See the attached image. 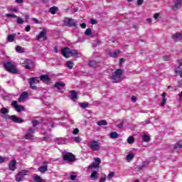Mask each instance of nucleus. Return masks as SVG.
I'll return each instance as SVG.
<instances>
[{
  "label": "nucleus",
  "instance_id": "45",
  "mask_svg": "<svg viewBox=\"0 0 182 182\" xmlns=\"http://www.w3.org/2000/svg\"><path fill=\"white\" fill-rule=\"evenodd\" d=\"M74 141L76 143H80V141H82V139L79 136H76V137L74 138Z\"/></svg>",
  "mask_w": 182,
  "mask_h": 182
},
{
  "label": "nucleus",
  "instance_id": "15",
  "mask_svg": "<svg viewBox=\"0 0 182 182\" xmlns=\"http://www.w3.org/2000/svg\"><path fill=\"white\" fill-rule=\"evenodd\" d=\"M28 96H29V93H28V92H22L18 97V102L19 103H22L23 102H25V100H26V97H28Z\"/></svg>",
  "mask_w": 182,
  "mask_h": 182
},
{
  "label": "nucleus",
  "instance_id": "32",
  "mask_svg": "<svg viewBox=\"0 0 182 182\" xmlns=\"http://www.w3.org/2000/svg\"><path fill=\"white\" fill-rule=\"evenodd\" d=\"M79 53H77L75 50H70V56H77Z\"/></svg>",
  "mask_w": 182,
  "mask_h": 182
},
{
  "label": "nucleus",
  "instance_id": "12",
  "mask_svg": "<svg viewBox=\"0 0 182 182\" xmlns=\"http://www.w3.org/2000/svg\"><path fill=\"white\" fill-rule=\"evenodd\" d=\"M47 32L46 29H43V31L40 32L39 35L36 36V41H39V39L42 38L43 41H48V36H46Z\"/></svg>",
  "mask_w": 182,
  "mask_h": 182
},
{
  "label": "nucleus",
  "instance_id": "60",
  "mask_svg": "<svg viewBox=\"0 0 182 182\" xmlns=\"http://www.w3.org/2000/svg\"><path fill=\"white\" fill-rule=\"evenodd\" d=\"M53 50L55 53H58L59 52V50H58V47H54Z\"/></svg>",
  "mask_w": 182,
  "mask_h": 182
},
{
  "label": "nucleus",
  "instance_id": "16",
  "mask_svg": "<svg viewBox=\"0 0 182 182\" xmlns=\"http://www.w3.org/2000/svg\"><path fill=\"white\" fill-rule=\"evenodd\" d=\"M40 80L43 82V83H50V77H49V75H42L40 76Z\"/></svg>",
  "mask_w": 182,
  "mask_h": 182
},
{
  "label": "nucleus",
  "instance_id": "19",
  "mask_svg": "<svg viewBox=\"0 0 182 182\" xmlns=\"http://www.w3.org/2000/svg\"><path fill=\"white\" fill-rule=\"evenodd\" d=\"M172 39H173V41H177V39H179V41H181V39H182L181 33H176L173 34Z\"/></svg>",
  "mask_w": 182,
  "mask_h": 182
},
{
  "label": "nucleus",
  "instance_id": "5",
  "mask_svg": "<svg viewBox=\"0 0 182 182\" xmlns=\"http://www.w3.org/2000/svg\"><path fill=\"white\" fill-rule=\"evenodd\" d=\"M63 160L68 163H73V161H76V156L70 152H65V154L63 155Z\"/></svg>",
  "mask_w": 182,
  "mask_h": 182
},
{
  "label": "nucleus",
  "instance_id": "29",
  "mask_svg": "<svg viewBox=\"0 0 182 182\" xmlns=\"http://www.w3.org/2000/svg\"><path fill=\"white\" fill-rule=\"evenodd\" d=\"M147 162L146 161H144L142 162V164L141 165H139L138 166H136V170H138V171H140L141 170H143V168H144V167H146V164Z\"/></svg>",
  "mask_w": 182,
  "mask_h": 182
},
{
  "label": "nucleus",
  "instance_id": "61",
  "mask_svg": "<svg viewBox=\"0 0 182 182\" xmlns=\"http://www.w3.org/2000/svg\"><path fill=\"white\" fill-rule=\"evenodd\" d=\"M123 62H124V58H120L119 59V65H122V63H123Z\"/></svg>",
  "mask_w": 182,
  "mask_h": 182
},
{
  "label": "nucleus",
  "instance_id": "35",
  "mask_svg": "<svg viewBox=\"0 0 182 182\" xmlns=\"http://www.w3.org/2000/svg\"><path fill=\"white\" fill-rule=\"evenodd\" d=\"M85 36H90V35H92V28H88L86 29V31H85Z\"/></svg>",
  "mask_w": 182,
  "mask_h": 182
},
{
  "label": "nucleus",
  "instance_id": "52",
  "mask_svg": "<svg viewBox=\"0 0 182 182\" xmlns=\"http://www.w3.org/2000/svg\"><path fill=\"white\" fill-rule=\"evenodd\" d=\"M143 2L144 0H137V5L140 6L141 5H143Z\"/></svg>",
  "mask_w": 182,
  "mask_h": 182
},
{
  "label": "nucleus",
  "instance_id": "31",
  "mask_svg": "<svg viewBox=\"0 0 182 182\" xmlns=\"http://www.w3.org/2000/svg\"><path fill=\"white\" fill-rule=\"evenodd\" d=\"M58 7L56 6H53L51 8H50L49 12H50L52 14V15H55V14H56V11H58Z\"/></svg>",
  "mask_w": 182,
  "mask_h": 182
},
{
  "label": "nucleus",
  "instance_id": "38",
  "mask_svg": "<svg viewBox=\"0 0 182 182\" xmlns=\"http://www.w3.org/2000/svg\"><path fill=\"white\" fill-rule=\"evenodd\" d=\"M65 64L67 65L68 68H69V69H73V62L67 61Z\"/></svg>",
  "mask_w": 182,
  "mask_h": 182
},
{
  "label": "nucleus",
  "instance_id": "34",
  "mask_svg": "<svg viewBox=\"0 0 182 182\" xmlns=\"http://www.w3.org/2000/svg\"><path fill=\"white\" fill-rule=\"evenodd\" d=\"M9 42H14L15 41V34H10L8 36Z\"/></svg>",
  "mask_w": 182,
  "mask_h": 182
},
{
  "label": "nucleus",
  "instance_id": "37",
  "mask_svg": "<svg viewBox=\"0 0 182 182\" xmlns=\"http://www.w3.org/2000/svg\"><path fill=\"white\" fill-rule=\"evenodd\" d=\"M34 181L43 182V179L42 178H41V176L37 175V176H34Z\"/></svg>",
  "mask_w": 182,
  "mask_h": 182
},
{
  "label": "nucleus",
  "instance_id": "14",
  "mask_svg": "<svg viewBox=\"0 0 182 182\" xmlns=\"http://www.w3.org/2000/svg\"><path fill=\"white\" fill-rule=\"evenodd\" d=\"M9 170L15 171L16 170V160L13 159L9 163Z\"/></svg>",
  "mask_w": 182,
  "mask_h": 182
},
{
  "label": "nucleus",
  "instance_id": "1",
  "mask_svg": "<svg viewBox=\"0 0 182 182\" xmlns=\"http://www.w3.org/2000/svg\"><path fill=\"white\" fill-rule=\"evenodd\" d=\"M122 75H123V70L117 69L114 73H112L111 79L113 80L114 83H120L122 82Z\"/></svg>",
  "mask_w": 182,
  "mask_h": 182
},
{
  "label": "nucleus",
  "instance_id": "44",
  "mask_svg": "<svg viewBox=\"0 0 182 182\" xmlns=\"http://www.w3.org/2000/svg\"><path fill=\"white\" fill-rule=\"evenodd\" d=\"M32 123H33V127H36V126H38V124H39V121H38V120H33Z\"/></svg>",
  "mask_w": 182,
  "mask_h": 182
},
{
  "label": "nucleus",
  "instance_id": "53",
  "mask_svg": "<svg viewBox=\"0 0 182 182\" xmlns=\"http://www.w3.org/2000/svg\"><path fill=\"white\" fill-rule=\"evenodd\" d=\"M31 31V26L28 25L26 27V32H29Z\"/></svg>",
  "mask_w": 182,
  "mask_h": 182
},
{
  "label": "nucleus",
  "instance_id": "42",
  "mask_svg": "<svg viewBox=\"0 0 182 182\" xmlns=\"http://www.w3.org/2000/svg\"><path fill=\"white\" fill-rule=\"evenodd\" d=\"M114 177V172H113V171H111L109 174H108V176H107V178L109 179V180H110V178H113Z\"/></svg>",
  "mask_w": 182,
  "mask_h": 182
},
{
  "label": "nucleus",
  "instance_id": "62",
  "mask_svg": "<svg viewBox=\"0 0 182 182\" xmlns=\"http://www.w3.org/2000/svg\"><path fill=\"white\" fill-rule=\"evenodd\" d=\"M16 2L17 4H22L23 2V0H16Z\"/></svg>",
  "mask_w": 182,
  "mask_h": 182
},
{
  "label": "nucleus",
  "instance_id": "17",
  "mask_svg": "<svg viewBox=\"0 0 182 182\" xmlns=\"http://www.w3.org/2000/svg\"><path fill=\"white\" fill-rule=\"evenodd\" d=\"M43 166H41L38 168V171L43 174L44 173H46V171H48V162L43 161Z\"/></svg>",
  "mask_w": 182,
  "mask_h": 182
},
{
  "label": "nucleus",
  "instance_id": "33",
  "mask_svg": "<svg viewBox=\"0 0 182 182\" xmlns=\"http://www.w3.org/2000/svg\"><path fill=\"white\" fill-rule=\"evenodd\" d=\"M90 177L92 180H96V178H97V172L96 171H92Z\"/></svg>",
  "mask_w": 182,
  "mask_h": 182
},
{
  "label": "nucleus",
  "instance_id": "8",
  "mask_svg": "<svg viewBox=\"0 0 182 182\" xmlns=\"http://www.w3.org/2000/svg\"><path fill=\"white\" fill-rule=\"evenodd\" d=\"M11 106L15 108V110L18 113H21V112H25V107L22 105H18V102L16 100H14L11 102Z\"/></svg>",
  "mask_w": 182,
  "mask_h": 182
},
{
  "label": "nucleus",
  "instance_id": "39",
  "mask_svg": "<svg viewBox=\"0 0 182 182\" xmlns=\"http://www.w3.org/2000/svg\"><path fill=\"white\" fill-rule=\"evenodd\" d=\"M80 107L82 109H86V107H89V103L84 102L81 103Z\"/></svg>",
  "mask_w": 182,
  "mask_h": 182
},
{
  "label": "nucleus",
  "instance_id": "57",
  "mask_svg": "<svg viewBox=\"0 0 182 182\" xmlns=\"http://www.w3.org/2000/svg\"><path fill=\"white\" fill-rule=\"evenodd\" d=\"M32 21H33V22H35L36 23H39V21H38V19H37L36 18H32Z\"/></svg>",
  "mask_w": 182,
  "mask_h": 182
},
{
  "label": "nucleus",
  "instance_id": "51",
  "mask_svg": "<svg viewBox=\"0 0 182 182\" xmlns=\"http://www.w3.org/2000/svg\"><path fill=\"white\" fill-rule=\"evenodd\" d=\"M159 16H160V14L156 13V14L154 15V19H158Z\"/></svg>",
  "mask_w": 182,
  "mask_h": 182
},
{
  "label": "nucleus",
  "instance_id": "6",
  "mask_svg": "<svg viewBox=\"0 0 182 182\" xmlns=\"http://www.w3.org/2000/svg\"><path fill=\"white\" fill-rule=\"evenodd\" d=\"M28 170H21L16 175V181H23L25 176L28 174Z\"/></svg>",
  "mask_w": 182,
  "mask_h": 182
},
{
  "label": "nucleus",
  "instance_id": "28",
  "mask_svg": "<svg viewBox=\"0 0 182 182\" xmlns=\"http://www.w3.org/2000/svg\"><path fill=\"white\" fill-rule=\"evenodd\" d=\"M97 124L98 126H107V121L105 120V119H102L101 121H98L97 122Z\"/></svg>",
  "mask_w": 182,
  "mask_h": 182
},
{
  "label": "nucleus",
  "instance_id": "64",
  "mask_svg": "<svg viewBox=\"0 0 182 182\" xmlns=\"http://www.w3.org/2000/svg\"><path fill=\"white\" fill-rule=\"evenodd\" d=\"M178 97L182 99V91L178 94Z\"/></svg>",
  "mask_w": 182,
  "mask_h": 182
},
{
  "label": "nucleus",
  "instance_id": "30",
  "mask_svg": "<svg viewBox=\"0 0 182 182\" xmlns=\"http://www.w3.org/2000/svg\"><path fill=\"white\" fill-rule=\"evenodd\" d=\"M173 149H182V141H178L173 145Z\"/></svg>",
  "mask_w": 182,
  "mask_h": 182
},
{
  "label": "nucleus",
  "instance_id": "10",
  "mask_svg": "<svg viewBox=\"0 0 182 182\" xmlns=\"http://www.w3.org/2000/svg\"><path fill=\"white\" fill-rule=\"evenodd\" d=\"M64 24L65 26H74L75 28H76L77 26L75 20H73V18H65V19L64 20Z\"/></svg>",
  "mask_w": 182,
  "mask_h": 182
},
{
  "label": "nucleus",
  "instance_id": "46",
  "mask_svg": "<svg viewBox=\"0 0 182 182\" xmlns=\"http://www.w3.org/2000/svg\"><path fill=\"white\" fill-rule=\"evenodd\" d=\"M16 52H19L20 53H22V47L17 46L16 47Z\"/></svg>",
  "mask_w": 182,
  "mask_h": 182
},
{
  "label": "nucleus",
  "instance_id": "26",
  "mask_svg": "<svg viewBox=\"0 0 182 182\" xmlns=\"http://www.w3.org/2000/svg\"><path fill=\"white\" fill-rule=\"evenodd\" d=\"M89 66H90V68H96L97 66V61L95 60L90 61Z\"/></svg>",
  "mask_w": 182,
  "mask_h": 182
},
{
  "label": "nucleus",
  "instance_id": "54",
  "mask_svg": "<svg viewBox=\"0 0 182 182\" xmlns=\"http://www.w3.org/2000/svg\"><path fill=\"white\" fill-rule=\"evenodd\" d=\"M80 26H81L82 29H85L86 28V23H82L80 24Z\"/></svg>",
  "mask_w": 182,
  "mask_h": 182
},
{
  "label": "nucleus",
  "instance_id": "41",
  "mask_svg": "<svg viewBox=\"0 0 182 182\" xmlns=\"http://www.w3.org/2000/svg\"><path fill=\"white\" fill-rule=\"evenodd\" d=\"M6 16L7 18H18V16L14 14H6Z\"/></svg>",
  "mask_w": 182,
  "mask_h": 182
},
{
  "label": "nucleus",
  "instance_id": "48",
  "mask_svg": "<svg viewBox=\"0 0 182 182\" xmlns=\"http://www.w3.org/2000/svg\"><path fill=\"white\" fill-rule=\"evenodd\" d=\"M166 102H167V99L166 98H162V102L161 103V106L163 107L164 105H166Z\"/></svg>",
  "mask_w": 182,
  "mask_h": 182
},
{
  "label": "nucleus",
  "instance_id": "4",
  "mask_svg": "<svg viewBox=\"0 0 182 182\" xmlns=\"http://www.w3.org/2000/svg\"><path fill=\"white\" fill-rule=\"evenodd\" d=\"M3 118L5 119L6 120H12L14 123H23L25 120L21 117H16V115H4L3 116Z\"/></svg>",
  "mask_w": 182,
  "mask_h": 182
},
{
  "label": "nucleus",
  "instance_id": "63",
  "mask_svg": "<svg viewBox=\"0 0 182 182\" xmlns=\"http://www.w3.org/2000/svg\"><path fill=\"white\" fill-rule=\"evenodd\" d=\"M161 96H162V99H166V92H163Z\"/></svg>",
  "mask_w": 182,
  "mask_h": 182
},
{
  "label": "nucleus",
  "instance_id": "58",
  "mask_svg": "<svg viewBox=\"0 0 182 182\" xmlns=\"http://www.w3.org/2000/svg\"><path fill=\"white\" fill-rule=\"evenodd\" d=\"M70 180H73V181L76 180V176H75V175H71V176H70Z\"/></svg>",
  "mask_w": 182,
  "mask_h": 182
},
{
  "label": "nucleus",
  "instance_id": "56",
  "mask_svg": "<svg viewBox=\"0 0 182 182\" xmlns=\"http://www.w3.org/2000/svg\"><path fill=\"white\" fill-rule=\"evenodd\" d=\"M100 182H106V177H102L100 179Z\"/></svg>",
  "mask_w": 182,
  "mask_h": 182
},
{
  "label": "nucleus",
  "instance_id": "27",
  "mask_svg": "<svg viewBox=\"0 0 182 182\" xmlns=\"http://www.w3.org/2000/svg\"><path fill=\"white\" fill-rule=\"evenodd\" d=\"M110 139H117L119 137V134L116 132H111L109 134Z\"/></svg>",
  "mask_w": 182,
  "mask_h": 182
},
{
  "label": "nucleus",
  "instance_id": "7",
  "mask_svg": "<svg viewBox=\"0 0 182 182\" xmlns=\"http://www.w3.org/2000/svg\"><path fill=\"white\" fill-rule=\"evenodd\" d=\"M89 147L92 151H99L100 150V143L97 141H92L90 144Z\"/></svg>",
  "mask_w": 182,
  "mask_h": 182
},
{
  "label": "nucleus",
  "instance_id": "25",
  "mask_svg": "<svg viewBox=\"0 0 182 182\" xmlns=\"http://www.w3.org/2000/svg\"><path fill=\"white\" fill-rule=\"evenodd\" d=\"M1 113L3 114L1 115V117H4L3 116H8L7 113H8V108L6 107H2L0 109Z\"/></svg>",
  "mask_w": 182,
  "mask_h": 182
},
{
  "label": "nucleus",
  "instance_id": "55",
  "mask_svg": "<svg viewBox=\"0 0 182 182\" xmlns=\"http://www.w3.org/2000/svg\"><path fill=\"white\" fill-rule=\"evenodd\" d=\"M131 99L134 103H136L137 100V99L136 98V96H132Z\"/></svg>",
  "mask_w": 182,
  "mask_h": 182
},
{
  "label": "nucleus",
  "instance_id": "36",
  "mask_svg": "<svg viewBox=\"0 0 182 182\" xmlns=\"http://www.w3.org/2000/svg\"><path fill=\"white\" fill-rule=\"evenodd\" d=\"M142 141H150V136L149 135H143L142 136Z\"/></svg>",
  "mask_w": 182,
  "mask_h": 182
},
{
  "label": "nucleus",
  "instance_id": "47",
  "mask_svg": "<svg viewBox=\"0 0 182 182\" xmlns=\"http://www.w3.org/2000/svg\"><path fill=\"white\" fill-rule=\"evenodd\" d=\"M163 59H164V60H166V61L170 60V55H164Z\"/></svg>",
  "mask_w": 182,
  "mask_h": 182
},
{
  "label": "nucleus",
  "instance_id": "59",
  "mask_svg": "<svg viewBox=\"0 0 182 182\" xmlns=\"http://www.w3.org/2000/svg\"><path fill=\"white\" fill-rule=\"evenodd\" d=\"M5 161V158L0 156V164L4 163Z\"/></svg>",
  "mask_w": 182,
  "mask_h": 182
},
{
  "label": "nucleus",
  "instance_id": "2",
  "mask_svg": "<svg viewBox=\"0 0 182 182\" xmlns=\"http://www.w3.org/2000/svg\"><path fill=\"white\" fill-rule=\"evenodd\" d=\"M5 70L9 72V73H11L12 75H16L18 73V69H16V65L13 64L11 62H6L4 64Z\"/></svg>",
  "mask_w": 182,
  "mask_h": 182
},
{
  "label": "nucleus",
  "instance_id": "43",
  "mask_svg": "<svg viewBox=\"0 0 182 182\" xmlns=\"http://www.w3.org/2000/svg\"><path fill=\"white\" fill-rule=\"evenodd\" d=\"M17 23H18L19 25H22V23H23V19H22V18L21 17H18Z\"/></svg>",
  "mask_w": 182,
  "mask_h": 182
},
{
  "label": "nucleus",
  "instance_id": "24",
  "mask_svg": "<svg viewBox=\"0 0 182 182\" xmlns=\"http://www.w3.org/2000/svg\"><path fill=\"white\" fill-rule=\"evenodd\" d=\"M120 54V50H115L114 52L109 53V56L111 58H117V55Z\"/></svg>",
  "mask_w": 182,
  "mask_h": 182
},
{
  "label": "nucleus",
  "instance_id": "21",
  "mask_svg": "<svg viewBox=\"0 0 182 182\" xmlns=\"http://www.w3.org/2000/svg\"><path fill=\"white\" fill-rule=\"evenodd\" d=\"M31 65H33L32 61L29 60H26L24 63V68H26V69H28L29 70H31Z\"/></svg>",
  "mask_w": 182,
  "mask_h": 182
},
{
  "label": "nucleus",
  "instance_id": "22",
  "mask_svg": "<svg viewBox=\"0 0 182 182\" xmlns=\"http://www.w3.org/2000/svg\"><path fill=\"white\" fill-rule=\"evenodd\" d=\"M71 93V100H77V93L75 90L70 91Z\"/></svg>",
  "mask_w": 182,
  "mask_h": 182
},
{
  "label": "nucleus",
  "instance_id": "49",
  "mask_svg": "<svg viewBox=\"0 0 182 182\" xmlns=\"http://www.w3.org/2000/svg\"><path fill=\"white\" fill-rule=\"evenodd\" d=\"M90 23L92 25H96V23H97V21H96V20H95V18H91Z\"/></svg>",
  "mask_w": 182,
  "mask_h": 182
},
{
  "label": "nucleus",
  "instance_id": "11",
  "mask_svg": "<svg viewBox=\"0 0 182 182\" xmlns=\"http://www.w3.org/2000/svg\"><path fill=\"white\" fill-rule=\"evenodd\" d=\"M24 137L26 140H33L35 137V131L32 128L29 129Z\"/></svg>",
  "mask_w": 182,
  "mask_h": 182
},
{
  "label": "nucleus",
  "instance_id": "50",
  "mask_svg": "<svg viewBox=\"0 0 182 182\" xmlns=\"http://www.w3.org/2000/svg\"><path fill=\"white\" fill-rule=\"evenodd\" d=\"M77 133H79V129L75 128L73 132V134H77Z\"/></svg>",
  "mask_w": 182,
  "mask_h": 182
},
{
  "label": "nucleus",
  "instance_id": "13",
  "mask_svg": "<svg viewBox=\"0 0 182 182\" xmlns=\"http://www.w3.org/2000/svg\"><path fill=\"white\" fill-rule=\"evenodd\" d=\"M61 53L63 54V56L66 59H69L70 58V48H64L61 50Z\"/></svg>",
  "mask_w": 182,
  "mask_h": 182
},
{
  "label": "nucleus",
  "instance_id": "18",
  "mask_svg": "<svg viewBox=\"0 0 182 182\" xmlns=\"http://www.w3.org/2000/svg\"><path fill=\"white\" fill-rule=\"evenodd\" d=\"M181 4H182V0H178V1H176L172 6V9H173V11H177L178 8H181Z\"/></svg>",
  "mask_w": 182,
  "mask_h": 182
},
{
  "label": "nucleus",
  "instance_id": "40",
  "mask_svg": "<svg viewBox=\"0 0 182 182\" xmlns=\"http://www.w3.org/2000/svg\"><path fill=\"white\" fill-rule=\"evenodd\" d=\"M129 144H133L134 143V138L133 136H129L127 139Z\"/></svg>",
  "mask_w": 182,
  "mask_h": 182
},
{
  "label": "nucleus",
  "instance_id": "3",
  "mask_svg": "<svg viewBox=\"0 0 182 182\" xmlns=\"http://www.w3.org/2000/svg\"><path fill=\"white\" fill-rule=\"evenodd\" d=\"M40 82L38 77H33L28 79V83L32 90H38V87L36 85H38Z\"/></svg>",
  "mask_w": 182,
  "mask_h": 182
},
{
  "label": "nucleus",
  "instance_id": "23",
  "mask_svg": "<svg viewBox=\"0 0 182 182\" xmlns=\"http://www.w3.org/2000/svg\"><path fill=\"white\" fill-rule=\"evenodd\" d=\"M135 156H136V155H134V154H127V161L128 163H130V161L132 160H133Z\"/></svg>",
  "mask_w": 182,
  "mask_h": 182
},
{
  "label": "nucleus",
  "instance_id": "20",
  "mask_svg": "<svg viewBox=\"0 0 182 182\" xmlns=\"http://www.w3.org/2000/svg\"><path fill=\"white\" fill-rule=\"evenodd\" d=\"M65 86H66V84H65L63 82H57L54 85V87L58 89V90H60V87H65Z\"/></svg>",
  "mask_w": 182,
  "mask_h": 182
},
{
  "label": "nucleus",
  "instance_id": "9",
  "mask_svg": "<svg viewBox=\"0 0 182 182\" xmlns=\"http://www.w3.org/2000/svg\"><path fill=\"white\" fill-rule=\"evenodd\" d=\"M100 163H102L100 158H95V161L88 166V169L92 170V168H99Z\"/></svg>",
  "mask_w": 182,
  "mask_h": 182
}]
</instances>
